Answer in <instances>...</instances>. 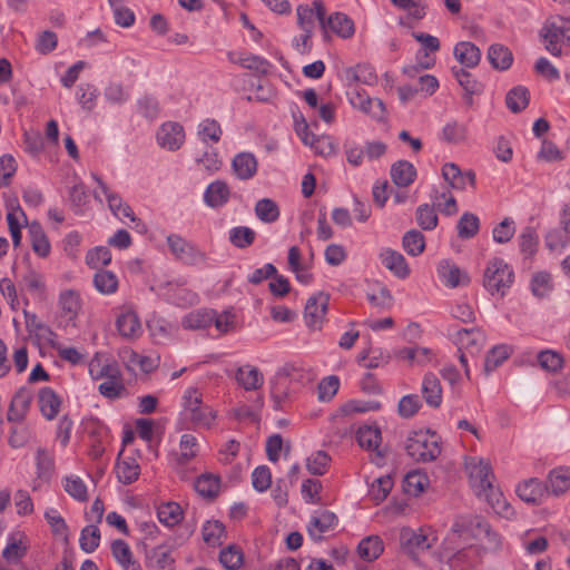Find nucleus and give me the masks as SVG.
<instances>
[{"mask_svg": "<svg viewBox=\"0 0 570 570\" xmlns=\"http://www.w3.org/2000/svg\"><path fill=\"white\" fill-rule=\"evenodd\" d=\"M379 257L382 265L393 273L394 276L400 279L409 277L411 269L405 257L400 252L386 247L380 252Z\"/></svg>", "mask_w": 570, "mask_h": 570, "instance_id": "nucleus-17", "label": "nucleus"}, {"mask_svg": "<svg viewBox=\"0 0 570 570\" xmlns=\"http://www.w3.org/2000/svg\"><path fill=\"white\" fill-rule=\"evenodd\" d=\"M258 163L252 153H239L232 161L235 176L240 180H248L257 173Z\"/></svg>", "mask_w": 570, "mask_h": 570, "instance_id": "nucleus-22", "label": "nucleus"}, {"mask_svg": "<svg viewBox=\"0 0 570 570\" xmlns=\"http://www.w3.org/2000/svg\"><path fill=\"white\" fill-rule=\"evenodd\" d=\"M197 134L203 142L212 141L217 144L222 138L223 130L217 120L208 118L199 124Z\"/></svg>", "mask_w": 570, "mask_h": 570, "instance_id": "nucleus-50", "label": "nucleus"}, {"mask_svg": "<svg viewBox=\"0 0 570 570\" xmlns=\"http://www.w3.org/2000/svg\"><path fill=\"white\" fill-rule=\"evenodd\" d=\"M416 222L424 230H432L438 226V214L433 205L422 204L416 209Z\"/></svg>", "mask_w": 570, "mask_h": 570, "instance_id": "nucleus-60", "label": "nucleus"}, {"mask_svg": "<svg viewBox=\"0 0 570 570\" xmlns=\"http://www.w3.org/2000/svg\"><path fill=\"white\" fill-rule=\"evenodd\" d=\"M530 101V92L524 86H515L507 92L505 105L513 112L518 114L525 109Z\"/></svg>", "mask_w": 570, "mask_h": 570, "instance_id": "nucleus-37", "label": "nucleus"}, {"mask_svg": "<svg viewBox=\"0 0 570 570\" xmlns=\"http://www.w3.org/2000/svg\"><path fill=\"white\" fill-rule=\"evenodd\" d=\"M454 78L463 90L465 102L471 106L473 96H480L484 90V83L475 73H454Z\"/></svg>", "mask_w": 570, "mask_h": 570, "instance_id": "nucleus-30", "label": "nucleus"}, {"mask_svg": "<svg viewBox=\"0 0 570 570\" xmlns=\"http://www.w3.org/2000/svg\"><path fill=\"white\" fill-rule=\"evenodd\" d=\"M547 493L558 497L570 489V468L559 466L549 472L544 483Z\"/></svg>", "mask_w": 570, "mask_h": 570, "instance_id": "nucleus-24", "label": "nucleus"}, {"mask_svg": "<svg viewBox=\"0 0 570 570\" xmlns=\"http://www.w3.org/2000/svg\"><path fill=\"white\" fill-rule=\"evenodd\" d=\"M111 553L124 570H141L139 562L134 559L132 551L125 540H114L111 542Z\"/></svg>", "mask_w": 570, "mask_h": 570, "instance_id": "nucleus-26", "label": "nucleus"}, {"mask_svg": "<svg viewBox=\"0 0 570 570\" xmlns=\"http://www.w3.org/2000/svg\"><path fill=\"white\" fill-rule=\"evenodd\" d=\"M422 407V402L417 394H407L401 397L397 404V414L402 419L413 417Z\"/></svg>", "mask_w": 570, "mask_h": 570, "instance_id": "nucleus-62", "label": "nucleus"}, {"mask_svg": "<svg viewBox=\"0 0 570 570\" xmlns=\"http://www.w3.org/2000/svg\"><path fill=\"white\" fill-rule=\"evenodd\" d=\"M28 234L33 252L41 258L49 256L51 250L50 242L38 222H32L28 225Z\"/></svg>", "mask_w": 570, "mask_h": 570, "instance_id": "nucleus-28", "label": "nucleus"}, {"mask_svg": "<svg viewBox=\"0 0 570 570\" xmlns=\"http://www.w3.org/2000/svg\"><path fill=\"white\" fill-rule=\"evenodd\" d=\"M202 532L208 546L217 547L222 544V538L225 535V525L220 521H207Z\"/></svg>", "mask_w": 570, "mask_h": 570, "instance_id": "nucleus-56", "label": "nucleus"}, {"mask_svg": "<svg viewBox=\"0 0 570 570\" xmlns=\"http://www.w3.org/2000/svg\"><path fill=\"white\" fill-rule=\"evenodd\" d=\"M38 403L41 414L51 421L60 411L61 399L51 387L45 386L38 393Z\"/></svg>", "mask_w": 570, "mask_h": 570, "instance_id": "nucleus-23", "label": "nucleus"}, {"mask_svg": "<svg viewBox=\"0 0 570 570\" xmlns=\"http://www.w3.org/2000/svg\"><path fill=\"white\" fill-rule=\"evenodd\" d=\"M117 328L121 336L134 337L140 331V322L136 313L126 312L117 318Z\"/></svg>", "mask_w": 570, "mask_h": 570, "instance_id": "nucleus-48", "label": "nucleus"}, {"mask_svg": "<svg viewBox=\"0 0 570 570\" xmlns=\"http://www.w3.org/2000/svg\"><path fill=\"white\" fill-rule=\"evenodd\" d=\"M421 393L425 403L432 407L438 409L442 404V386L439 377L434 373H426L423 376Z\"/></svg>", "mask_w": 570, "mask_h": 570, "instance_id": "nucleus-20", "label": "nucleus"}, {"mask_svg": "<svg viewBox=\"0 0 570 570\" xmlns=\"http://www.w3.org/2000/svg\"><path fill=\"white\" fill-rule=\"evenodd\" d=\"M435 541L436 538L430 537L422 528L419 530L403 528L400 533L401 548L411 557H415L417 553L429 550Z\"/></svg>", "mask_w": 570, "mask_h": 570, "instance_id": "nucleus-9", "label": "nucleus"}, {"mask_svg": "<svg viewBox=\"0 0 570 570\" xmlns=\"http://www.w3.org/2000/svg\"><path fill=\"white\" fill-rule=\"evenodd\" d=\"M220 487V479L213 474H202L194 483L196 492L207 499L217 497Z\"/></svg>", "mask_w": 570, "mask_h": 570, "instance_id": "nucleus-42", "label": "nucleus"}, {"mask_svg": "<svg viewBox=\"0 0 570 570\" xmlns=\"http://www.w3.org/2000/svg\"><path fill=\"white\" fill-rule=\"evenodd\" d=\"M438 273L445 286L453 288L460 284L461 271L456 265L450 264L449 261H442L439 264Z\"/></svg>", "mask_w": 570, "mask_h": 570, "instance_id": "nucleus-59", "label": "nucleus"}, {"mask_svg": "<svg viewBox=\"0 0 570 570\" xmlns=\"http://www.w3.org/2000/svg\"><path fill=\"white\" fill-rule=\"evenodd\" d=\"M451 530L460 538L480 541L485 550L498 551L502 547V537L480 515H460Z\"/></svg>", "mask_w": 570, "mask_h": 570, "instance_id": "nucleus-1", "label": "nucleus"}, {"mask_svg": "<svg viewBox=\"0 0 570 570\" xmlns=\"http://www.w3.org/2000/svg\"><path fill=\"white\" fill-rule=\"evenodd\" d=\"M45 519L50 525L53 535L68 539V525L57 509L50 508L45 512Z\"/></svg>", "mask_w": 570, "mask_h": 570, "instance_id": "nucleus-61", "label": "nucleus"}, {"mask_svg": "<svg viewBox=\"0 0 570 570\" xmlns=\"http://www.w3.org/2000/svg\"><path fill=\"white\" fill-rule=\"evenodd\" d=\"M100 542V531L97 525H87L81 530L79 544L82 551L94 552Z\"/></svg>", "mask_w": 570, "mask_h": 570, "instance_id": "nucleus-57", "label": "nucleus"}, {"mask_svg": "<svg viewBox=\"0 0 570 570\" xmlns=\"http://www.w3.org/2000/svg\"><path fill=\"white\" fill-rule=\"evenodd\" d=\"M519 246L522 254L528 257H532L537 250L539 245V237L533 227L527 226L522 229L519 235Z\"/></svg>", "mask_w": 570, "mask_h": 570, "instance_id": "nucleus-55", "label": "nucleus"}, {"mask_svg": "<svg viewBox=\"0 0 570 570\" xmlns=\"http://www.w3.org/2000/svg\"><path fill=\"white\" fill-rule=\"evenodd\" d=\"M24 534L22 532L11 533L8 537V543L2 551V557L8 562H19L28 551V547L23 543Z\"/></svg>", "mask_w": 570, "mask_h": 570, "instance_id": "nucleus-33", "label": "nucleus"}, {"mask_svg": "<svg viewBox=\"0 0 570 570\" xmlns=\"http://www.w3.org/2000/svg\"><path fill=\"white\" fill-rule=\"evenodd\" d=\"M458 236L461 239L473 238L480 229V219L475 214L464 213L456 225Z\"/></svg>", "mask_w": 570, "mask_h": 570, "instance_id": "nucleus-44", "label": "nucleus"}, {"mask_svg": "<svg viewBox=\"0 0 570 570\" xmlns=\"http://www.w3.org/2000/svg\"><path fill=\"white\" fill-rule=\"evenodd\" d=\"M32 402V394L31 392L26 387H20L13 395L8 413H7V420L11 423H19L22 422L27 413L30 410V405Z\"/></svg>", "mask_w": 570, "mask_h": 570, "instance_id": "nucleus-16", "label": "nucleus"}, {"mask_svg": "<svg viewBox=\"0 0 570 570\" xmlns=\"http://www.w3.org/2000/svg\"><path fill=\"white\" fill-rule=\"evenodd\" d=\"M235 379L246 391L258 390L264 383L263 373L249 364L238 367Z\"/></svg>", "mask_w": 570, "mask_h": 570, "instance_id": "nucleus-31", "label": "nucleus"}, {"mask_svg": "<svg viewBox=\"0 0 570 570\" xmlns=\"http://www.w3.org/2000/svg\"><path fill=\"white\" fill-rule=\"evenodd\" d=\"M255 238L256 233L247 226H238L229 230V242L239 249H244L253 245Z\"/></svg>", "mask_w": 570, "mask_h": 570, "instance_id": "nucleus-53", "label": "nucleus"}, {"mask_svg": "<svg viewBox=\"0 0 570 570\" xmlns=\"http://www.w3.org/2000/svg\"><path fill=\"white\" fill-rule=\"evenodd\" d=\"M161 297L178 307H189L196 305L199 296L194 291L177 282H167L159 286Z\"/></svg>", "mask_w": 570, "mask_h": 570, "instance_id": "nucleus-10", "label": "nucleus"}, {"mask_svg": "<svg viewBox=\"0 0 570 570\" xmlns=\"http://www.w3.org/2000/svg\"><path fill=\"white\" fill-rule=\"evenodd\" d=\"M416 177V169L407 160H397L391 167V178L399 187L410 186Z\"/></svg>", "mask_w": 570, "mask_h": 570, "instance_id": "nucleus-35", "label": "nucleus"}, {"mask_svg": "<svg viewBox=\"0 0 570 570\" xmlns=\"http://www.w3.org/2000/svg\"><path fill=\"white\" fill-rule=\"evenodd\" d=\"M542 37L547 50L559 56L563 45L570 46V20L562 17L548 20L542 28Z\"/></svg>", "mask_w": 570, "mask_h": 570, "instance_id": "nucleus-6", "label": "nucleus"}, {"mask_svg": "<svg viewBox=\"0 0 570 570\" xmlns=\"http://www.w3.org/2000/svg\"><path fill=\"white\" fill-rule=\"evenodd\" d=\"M356 440L361 448L374 451L372 462L381 466L384 464L385 451L380 448L382 440L381 430L377 426L363 425L356 432Z\"/></svg>", "mask_w": 570, "mask_h": 570, "instance_id": "nucleus-12", "label": "nucleus"}, {"mask_svg": "<svg viewBox=\"0 0 570 570\" xmlns=\"http://www.w3.org/2000/svg\"><path fill=\"white\" fill-rule=\"evenodd\" d=\"M442 176L450 188L464 190L466 185H475V173L473 170L462 171L454 163H446L442 167Z\"/></svg>", "mask_w": 570, "mask_h": 570, "instance_id": "nucleus-15", "label": "nucleus"}, {"mask_svg": "<svg viewBox=\"0 0 570 570\" xmlns=\"http://www.w3.org/2000/svg\"><path fill=\"white\" fill-rule=\"evenodd\" d=\"M24 322L28 331L35 333L38 337L46 338L51 342L52 337H56V333L45 323H42L38 316L33 313L23 309Z\"/></svg>", "mask_w": 570, "mask_h": 570, "instance_id": "nucleus-46", "label": "nucleus"}, {"mask_svg": "<svg viewBox=\"0 0 570 570\" xmlns=\"http://www.w3.org/2000/svg\"><path fill=\"white\" fill-rule=\"evenodd\" d=\"M157 517L160 523L166 527H174L183 519V511L178 503L166 502L158 507Z\"/></svg>", "mask_w": 570, "mask_h": 570, "instance_id": "nucleus-43", "label": "nucleus"}, {"mask_svg": "<svg viewBox=\"0 0 570 570\" xmlns=\"http://www.w3.org/2000/svg\"><path fill=\"white\" fill-rule=\"evenodd\" d=\"M324 41L331 39L330 32L335 33L342 39H350L355 32L354 21L343 12H334L328 18L325 17V28H322Z\"/></svg>", "mask_w": 570, "mask_h": 570, "instance_id": "nucleus-13", "label": "nucleus"}, {"mask_svg": "<svg viewBox=\"0 0 570 570\" xmlns=\"http://www.w3.org/2000/svg\"><path fill=\"white\" fill-rule=\"evenodd\" d=\"M245 78L243 79L245 87L244 90L250 92L248 99H256L265 101L269 98L271 90L267 86V81L262 77L263 73H242Z\"/></svg>", "mask_w": 570, "mask_h": 570, "instance_id": "nucleus-29", "label": "nucleus"}, {"mask_svg": "<svg viewBox=\"0 0 570 570\" xmlns=\"http://www.w3.org/2000/svg\"><path fill=\"white\" fill-rule=\"evenodd\" d=\"M512 353V347L507 344H500L492 347L484 360V370L489 373L499 367Z\"/></svg>", "mask_w": 570, "mask_h": 570, "instance_id": "nucleus-47", "label": "nucleus"}, {"mask_svg": "<svg viewBox=\"0 0 570 570\" xmlns=\"http://www.w3.org/2000/svg\"><path fill=\"white\" fill-rule=\"evenodd\" d=\"M147 564L148 567L155 568L157 570H164L174 564L175 560L171 557V551L166 546H158L151 549L147 556Z\"/></svg>", "mask_w": 570, "mask_h": 570, "instance_id": "nucleus-41", "label": "nucleus"}, {"mask_svg": "<svg viewBox=\"0 0 570 570\" xmlns=\"http://www.w3.org/2000/svg\"><path fill=\"white\" fill-rule=\"evenodd\" d=\"M470 484L479 497H484L498 513L509 517L513 513L512 508L502 498V493L493 488V473L488 462L479 461L468 465Z\"/></svg>", "mask_w": 570, "mask_h": 570, "instance_id": "nucleus-2", "label": "nucleus"}, {"mask_svg": "<svg viewBox=\"0 0 570 570\" xmlns=\"http://www.w3.org/2000/svg\"><path fill=\"white\" fill-rule=\"evenodd\" d=\"M194 425L198 428L209 429L216 420V412L207 404L199 409H193V412L187 415Z\"/></svg>", "mask_w": 570, "mask_h": 570, "instance_id": "nucleus-64", "label": "nucleus"}, {"mask_svg": "<svg viewBox=\"0 0 570 570\" xmlns=\"http://www.w3.org/2000/svg\"><path fill=\"white\" fill-rule=\"evenodd\" d=\"M330 303L328 294L320 292L311 296L305 305L304 320L312 330H320L324 322Z\"/></svg>", "mask_w": 570, "mask_h": 570, "instance_id": "nucleus-11", "label": "nucleus"}, {"mask_svg": "<svg viewBox=\"0 0 570 570\" xmlns=\"http://www.w3.org/2000/svg\"><path fill=\"white\" fill-rule=\"evenodd\" d=\"M185 141V131L178 122H165L157 131V142L170 151L178 150Z\"/></svg>", "mask_w": 570, "mask_h": 570, "instance_id": "nucleus-14", "label": "nucleus"}, {"mask_svg": "<svg viewBox=\"0 0 570 570\" xmlns=\"http://www.w3.org/2000/svg\"><path fill=\"white\" fill-rule=\"evenodd\" d=\"M405 451L416 462H431L441 454L440 436L431 430L414 431L409 434Z\"/></svg>", "mask_w": 570, "mask_h": 570, "instance_id": "nucleus-4", "label": "nucleus"}, {"mask_svg": "<svg viewBox=\"0 0 570 570\" xmlns=\"http://www.w3.org/2000/svg\"><path fill=\"white\" fill-rule=\"evenodd\" d=\"M36 465L38 478L42 481H49L55 472V460L46 449H38Z\"/></svg>", "mask_w": 570, "mask_h": 570, "instance_id": "nucleus-45", "label": "nucleus"}, {"mask_svg": "<svg viewBox=\"0 0 570 570\" xmlns=\"http://www.w3.org/2000/svg\"><path fill=\"white\" fill-rule=\"evenodd\" d=\"M514 271L503 258L493 257L483 271L482 285L492 296H505L514 283Z\"/></svg>", "mask_w": 570, "mask_h": 570, "instance_id": "nucleus-3", "label": "nucleus"}, {"mask_svg": "<svg viewBox=\"0 0 570 570\" xmlns=\"http://www.w3.org/2000/svg\"><path fill=\"white\" fill-rule=\"evenodd\" d=\"M215 309L198 308L186 314L181 320V326L185 330H206L213 325Z\"/></svg>", "mask_w": 570, "mask_h": 570, "instance_id": "nucleus-25", "label": "nucleus"}, {"mask_svg": "<svg viewBox=\"0 0 570 570\" xmlns=\"http://www.w3.org/2000/svg\"><path fill=\"white\" fill-rule=\"evenodd\" d=\"M229 59L236 66L250 71H268L271 67L266 59L248 52H232Z\"/></svg>", "mask_w": 570, "mask_h": 570, "instance_id": "nucleus-34", "label": "nucleus"}, {"mask_svg": "<svg viewBox=\"0 0 570 570\" xmlns=\"http://www.w3.org/2000/svg\"><path fill=\"white\" fill-rule=\"evenodd\" d=\"M296 12L298 26L303 30V50H311L315 20L318 21L321 29L325 28V6L323 1L314 0L312 7L299 4Z\"/></svg>", "mask_w": 570, "mask_h": 570, "instance_id": "nucleus-5", "label": "nucleus"}, {"mask_svg": "<svg viewBox=\"0 0 570 570\" xmlns=\"http://www.w3.org/2000/svg\"><path fill=\"white\" fill-rule=\"evenodd\" d=\"M94 285L101 294H112L118 288V278L112 272L100 269L94 276Z\"/></svg>", "mask_w": 570, "mask_h": 570, "instance_id": "nucleus-49", "label": "nucleus"}, {"mask_svg": "<svg viewBox=\"0 0 570 570\" xmlns=\"http://www.w3.org/2000/svg\"><path fill=\"white\" fill-rule=\"evenodd\" d=\"M230 190L223 180H215L209 184L204 193V202L212 208H218L227 204Z\"/></svg>", "mask_w": 570, "mask_h": 570, "instance_id": "nucleus-27", "label": "nucleus"}, {"mask_svg": "<svg viewBox=\"0 0 570 570\" xmlns=\"http://www.w3.org/2000/svg\"><path fill=\"white\" fill-rule=\"evenodd\" d=\"M331 458L325 451H317L307 458L306 468L313 475H323L330 466Z\"/></svg>", "mask_w": 570, "mask_h": 570, "instance_id": "nucleus-63", "label": "nucleus"}, {"mask_svg": "<svg viewBox=\"0 0 570 570\" xmlns=\"http://www.w3.org/2000/svg\"><path fill=\"white\" fill-rule=\"evenodd\" d=\"M338 523V519L335 513L324 510L317 515H312L307 525V531L312 540L321 541L323 534L330 530H334Z\"/></svg>", "mask_w": 570, "mask_h": 570, "instance_id": "nucleus-18", "label": "nucleus"}, {"mask_svg": "<svg viewBox=\"0 0 570 570\" xmlns=\"http://www.w3.org/2000/svg\"><path fill=\"white\" fill-rule=\"evenodd\" d=\"M219 561L226 570H237L244 562V553L240 548L230 544L220 551Z\"/></svg>", "mask_w": 570, "mask_h": 570, "instance_id": "nucleus-51", "label": "nucleus"}, {"mask_svg": "<svg viewBox=\"0 0 570 570\" xmlns=\"http://www.w3.org/2000/svg\"><path fill=\"white\" fill-rule=\"evenodd\" d=\"M404 250L411 256L420 255L425 248V239L421 232L411 229L402 238Z\"/></svg>", "mask_w": 570, "mask_h": 570, "instance_id": "nucleus-52", "label": "nucleus"}, {"mask_svg": "<svg viewBox=\"0 0 570 570\" xmlns=\"http://www.w3.org/2000/svg\"><path fill=\"white\" fill-rule=\"evenodd\" d=\"M455 59L465 68H474L481 59L480 49L470 41L458 42L453 50Z\"/></svg>", "mask_w": 570, "mask_h": 570, "instance_id": "nucleus-32", "label": "nucleus"}, {"mask_svg": "<svg viewBox=\"0 0 570 570\" xmlns=\"http://www.w3.org/2000/svg\"><path fill=\"white\" fill-rule=\"evenodd\" d=\"M293 371V366L286 365L279 368L274 379L271 380V396L277 406H281V404L288 399V387Z\"/></svg>", "mask_w": 570, "mask_h": 570, "instance_id": "nucleus-19", "label": "nucleus"}, {"mask_svg": "<svg viewBox=\"0 0 570 570\" xmlns=\"http://www.w3.org/2000/svg\"><path fill=\"white\" fill-rule=\"evenodd\" d=\"M254 210L256 217L265 224L275 223L281 215L277 203L271 198H262L257 200Z\"/></svg>", "mask_w": 570, "mask_h": 570, "instance_id": "nucleus-40", "label": "nucleus"}, {"mask_svg": "<svg viewBox=\"0 0 570 570\" xmlns=\"http://www.w3.org/2000/svg\"><path fill=\"white\" fill-rule=\"evenodd\" d=\"M116 474L122 484H131L139 476V465L134 459L117 462Z\"/></svg>", "mask_w": 570, "mask_h": 570, "instance_id": "nucleus-54", "label": "nucleus"}, {"mask_svg": "<svg viewBox=\"0 0 570 570\" xmlns=\"http://www.w3.org/2000/svg\"><path fill=\"white\" fill-rule=\"evenodd\" d=\"M383 550V541L377 535L366 537L357 546L358 556L365 561L376 560Z\"/></svg>", "mask_w": 570, "mask_h": 570, "instance_id": "nucleus-38", "label": "nucleus"}, {"mask_svg": "<svg viewBox=\"0 0 570 570\" xmlns=\"http://www.w3.org/2000/svg\"><path fill=\"white\" fill-rule=\"evenodd\" d=\"M347 97L353 108L368 115L374 120H385L386 109L381 99L371 98L363 89L357 88H351L347 91Z\"/></svg>", "mask_w": 570, "mask_h": 570, "instance_id": "nucleus-8", "label": "nucleus"}, {"mask_svg": "<svg viewBox=\"0 0 570 570\" xmlns=\"http://www.w3.org/2000/svg\"><path fill=\"white\" fill-rule=\"evenodd\" d=\"M180 453L175 454L176 465H186L198 453L197 439L193 434H183L179 442Z\"/></svg>", "mask_w": 570, "mask_h": 570, "instance_id": "nucleus-39", "label": "nucleus"}, {"mask_svg": "<svg viewBox=\"0 0 570 570\" xmlns=\"http://www.w3.org/2000/svg\"><path fill=\"white\" fill-rule=\"evenodd\" d=\"M517 493L522 501L539 504L547 494V488L539 479L531 478L518 485Z\"/></svg>", "mask_w": 570, "mask_h": 570, "instance_id": "nucleus-21", "label": "nucleus"}, {"mask_svg": "<svg viewBox=\"0 0 570 570\" xmlns=\"http://www.w3.org/2000/svg\"><path fill=\"white\" fill-rule=\"evenodd\" d=\"M167 245L174 257L185 265L195 266L205 263L207 259L206 254L196 244L178 234L168 235Z\"/></svg>", "mask_w": 570, "mask_h": 570, "instance_id": "nucleus-7", "label": "nucleus"}, {"mask_svg": "<svg viewBox=\"0 0 570 570\" xmlns=\"http://www.w3.org/2000/svg\"><path fill=\"white\" fill-rule=\"evenodd\" d=\"M456 341L460 345L459 351L465 348L470 353H475L481 350L484 335L479 328H461L456 332Z\"/></svg>", "mask_w": 570, "mask_h": 570, "instance_id": "nucleus-36", "label": "nucleus"}, {"mask_svg": "<svg viewBox=\"0 0 570 570\" xmlns=\"http://www.w3.org/2000/svg\"><path fill=\"white\" fill-rule=\"evenodd\" d=\"M112 9L115 22L124 28H128L135 22V13L124 6L122 0H108Z\"/></svg>", "mask_w": 570, "mask_h": 570, "instance_id": "nucleus-58", "label": "nucleus"}]
</instances>
